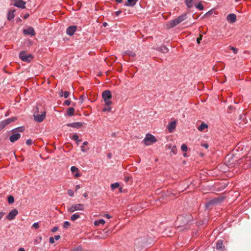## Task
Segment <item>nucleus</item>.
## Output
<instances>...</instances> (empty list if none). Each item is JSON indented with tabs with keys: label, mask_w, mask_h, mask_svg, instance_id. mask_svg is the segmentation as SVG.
I'll use <instances>...</instances> for the list:
<instances>
[{
	"label": "nucleus",
	"mask_w": 251,
	"mask_h": 251,
	"mask_svg": "<svg viewBox=\"0 0 251 251\" xmlns=\"http://www.w3.org/2000/svg\"><path fill=\"white\" fill-rule=\"evenodd\" d=\"M193 0H185V3L188 8H191L193 6Z\"/></svg>",
	"instance_id": "29"
},
{
	"label": "nucleus",
	"mask_w": 251,
	"mask_h": 251,
	"mask_svg": "<svg viewBox=\"0 0 251 251\" xmlns=\"http://www.w3.org/2000/svg\"><path fill=\"white\" fill-rule=\"evenodd\" d=\"M21 137V134L17 132H13V134L10 136L9 140L11 142L14 143L17 141Z\"/></svg>",
	"instance_id": "11"
},
{
	"label": "nucleus",
	"mask_w": 251,
	"mask_h": 251,
	"mask_svg": "<svg viewBox=\"0 0 251 251\" xmlns=\"http://www.w3.org/2000/svg\"><path fill=\"white\" fill-rule=\"evenodd\" d=\"M75 109L73 107L69 108L66 111V115L69 116H71L74 115Z\"/></svg>",
	"instance_id": "23"
},
{
	"label": "nucleus",
	"mask_w": 251,
	"mask_h": 251,
	"mask_svg": "<svg viewBox=\"0 0 251 251\" xmlns=\"http://www.w3.org/2000/svg\"><path fill=\"white\" fill-rule=\"evenodd\" d=\"M20 58L25 62H30L32 59L33 56L29 54H27L25 51H22L19 54Z\"/></svg>",
	"instance_id": "5"
},
{
	"label": "nucleus",
	"mask_w": 251,
	"mask_h": 251,
	"mask_svg": "<svg viewBox=\"0 0 251 251\" xmlns=\"http://www.w3.org/2000/svg\"><path fill=\"white\" fill-rule=\"evenodd\" d=\"M208 127V126L207 124H205L204 123H202L198 127V129L200 131H202L205 128H207Z\"/></svg>",
	"instance_id": "27"
},
{
	"label": "nucleus",
	"mask_w": 251,
	"mask_h": 251,
	"mask_svg": "<svg viewBox=\"0 0 251 251\" xmlns=\"http://www.w3.org/2000/svg\"><path fill=\"white\" fill-rule=\"evenodd\" d=\"M104 216L108 219H109L111 218V216L109 215V214H105L104 215Z\"/></svg>",
	"instance_id": "56"
},
{
	"label": "nucleus",
	"mask_w": 251,
	"mask_h": 251,
	"mask_svg": "<svg viewBox=\"0 0 251 251\" xmlns=\"http://www.w3.org/2000/svg\"><path fill=\"white\" fill-rule=\"evenodd\" d=\"M83 123L81 122H75L72 123L70 124H68L67 126L69 127H72L74 128H79L83 126Z\"/></svg>",
	"instance_id": "15"
},
{
	"label": "nucleus",
	"mask_w": 251,
	"mask_h": 251,
	"mask_svg": "<svg viewBox=\"0 0 251 251\" xmlns=\"http://www.w3.org/2000/svg\"><path fill=\"white\" fill-rule=\"evenodd\" d=\"M230 49H231V50H233L234 54H236L237 53V51H238L237 49L233 47H231Z\"/></svg>",
	"instance_id": "45"
},
{
	"label": "nucleus",
	"mask_w": 251,
	"mask_h": 251,
	"mask_svg": "<svg viewBox=\"0 0 251 251\" xmlns=\"http://www.w3.org/2000/svg\"><path fill=\"white\" fill-rule=\"evenodd\" d=\"M105 223V221L103 219H100L95 221L94 225L96 226H99L100 224L103 225Z\"/></svg>",
	"instance_id": "28"
},
{
	"label": "nucleus",
	"mask_w": 251,
	"mask_h": 251,
	"mask_svg": "<svg viewBox=\"0 0 251 251\" xmlns=\"http://www.w3.org/2000/svg\"><path fill=\"white\" fill-rule=\"evenodd\" d=\"M33 117L35 121L38 122H41L46 117V112L44 111L41 114L34 113Z\"/></svg>",
	"instance_id": "7"
},
{
	"label": "nucleus",
	"mask_w": 251,
	"mask_h": 251,
	"mask_svg": "<svg viewBox=\"0 0 251 251\" xmlns=\"http://www.w3.org/2000/svg\"><path fill=\"white\" fill-rule=\"evenodd\" d=\"M121 12H121V11H120V10H119V11H116V12H115V15H116V16H118L120 15V14H121Z\"/></svg>",
	"instance_id": "52"
},
{
	"label": "nucleus",
	"mask_w": 251,
	"mask_h": 251,
	"mask_svg": "<svg viewBox=\"0 0 251 251\" xmlns=\"http://www.w3.org/2000/svg\"><path fill=\"white\" fill-rule=\"evenodd\" d=\"M115 0L118 3H121V2H122L123 0Z\"/></svg>",
	"instance_id": "64"
},
{
	"label": "nucleus",
	"mask_w": 251,
	"mask_h": 251,
	"mask_svg": "<svg viewBox=\"0 0 251 251\" xmlns=\"http://www.w3.org/2000/svg\"><path fill=\"white\" fill-rule=\"evenodd\" d=\"M156 141L155 137L150 134L146 135L145 138L144 139V142L145 145L149 146L150 145Z\"/></svg>",
	"instance_id": "4"
},
{
	"label": "nucleus",
	"mask_w": 251,
	"mask_h": 251,
	"mask_svg": "<svg viewBox=\"0 0 251 251\" xmlns=\"http://www.w3.org/2000/svg\"><path fill=\"white\" fill-rule=\"evenodd\" d=\"M176 127V122L173 121L170 123L168 125V129L170 132H172Z\"/></svg>",
	"instance_id": "18"
},
{
	"label": "nucleus",
	"mask_w": 251,
	"mask_h": 251,
	"mask_svg": "<svg viewBox=\"0 0 251 251\" xmlns=\"http://www.w3.org/2000/svg\"><path fill=\"white\" fill-rule=\"evenodd\" d=\"M32 227L34 228L35 229H38V228H39V223L37 222L34 223L32 226Z\"/></svg>",
	"instance_id": "41"
},
{
	"label": "nucleus",
	"mask_w": 251,
	"mask_h": 251,
	"mask_svg": "<svg viewBox=\"0 0 251 251\" xmlns=\"http://www.w3.org/2000/svg\"><path fill=\"white\" fill-rule=\"evenodd\" d=\"M111 110V108L109 106H107L105 105V106L102 109V111L103 112H110Z\"/></svg>",
	"instance_id": "35"
},
{
	"label": "nucleus",
	"mask_w": 251,
	"mask_h": 251,
	"mask_svg": "<svg viewBox=\"0 0 251 251\" xmlns=\"http://www.w3.org/2000/svg\"><path fill=\"white\" fill-rule=\"evenodd\" d=\"M84 209V205L82 204H75L72 205L70 207H69L68 209V210L70 212H74L75 211L78 210H83Z\"/></svg>",
	"instance_id": "6"
},
{
	"label": "nucleus",
	"mask_w": 251,
	"mask_h": 251,
	"mask_svg": "<svg viewBox=\"0 0 251 251\" xmlns=\"http://www.w3.org/2000/svg\"><path fill=\"white\" fill-rule=\"evenodd\" d=\"M202 146L205 148V149H207L208 148V145L207 144H203Z\"/></svg>",
	"instance_id": "54"
},
{
	"label": "nucleus",
	"mask_w": 251,
	"mask_h": 251,
	"mask_svg": "<svg viewBox=\"0 0 251 251\" xmlns=\"http://www.w3.org/2000/svg\"><path fill=\"white\" fill-rule=\"evenodd\" d=\"M76 30V26L75 25L70 26L66 29V33L68 35L72 36L74 34Z\"/></svg>",
	"instance_id": "12"
},
{
	"label": "nucleus",
	"mask_w": 251,
	"mask_h": 251,
	"mask_svg": "<svg viewBox=\"0 0 251 251\" xmlns=\"http://www.w3.org/2000/svg\"><path fill=\"white\" fill-rule=\"evenodd\" d=\"M28 17H29V14H25V15L24 16V18L25 19H26V18H27Z\"/></svg>",
	"instance_id": "59"
},
{
	"label": "nucleus",
	"mask_w": 251,
	"mask_h": 251,
	"mask_svg": "<svg viewBox=\"0 0 251 251\" xmlns=\"http://www.w3.org/2000/svg\"><path fill=\"white\" fill-rule=\"evenodd\" d=\"M181 149L183 151H187L188 148L185 144H182L181 147Z\"/></svg>",
	"instance_id": "40"
},
{
	"label": "nucleus",
	"mask_w": 251,
	"mask_h": 251,
	"mask_svg": "<svg viewBox=\"0 0 251 251\" xmlns=\"http://www.w3.org/2000/svg\"><path fill=\"white\" fill-rule=\"evenodd\" d=\"M18 213V210L16 209H14L8 213L6 216V218L9 220H12L14 219Z\"/></svg>",
	"instance_id": "9"
},
{
	"label": "nucleus",
	"mask_w": 251,
	"mask_h": 251,
	"mask_svg": "<svg viewBox=\"0 0 251 251\" xmlns=\"http://www.w3.org/2000/svg\"><path fill=\"white\" fill-rule=\"evenodd\" d=\"M88 144V142L85 141L83 143L82 146H81V151L83 152H86L89 150V148L85 149L84 147L85 146H87Z\"/></svg>",
	"instance_id": "22"
},
{
	"label": "nucleus",
	"mask_w": 251,
	"mask_h": 251,
	"mask_svg": "<svg viewBox=\"0 0 251 251\" xmlns=\"http://www.w3.org/2000/svg\"><path fill=\"white\" fill-rule=\"evenodd\" d=\"M53 238H54V240H58L60 238V235H55Z\"/></svg>",
	"instance_id": "51"
},
{
	"label": "nucleus",
	"mask_w": 251,
	"mask_h": 251,
	"mask_svg": "<svg viewBox=\"0 0 251 251\" xmlns=\"http://www.w3.org/2000/svg\"><path fill=\"white\" fill-rule=\"evenodd\" d=\"M108 25V24L106 22H104L103 24H102V25L104 26V27H106V26H107Z\"/></svg>",
	"instance_id": "58"
},
{
	"label": "nucleus",
	"mask_w": 251,
	"mask_h": 251,
	"mask_svg": "<svg viewBox=\"0 0 251 251\" xmlns=\"http://www.w3.org/2000/svg\"><path fill=\"white\" fill-rule=\"evenodd\" d=\"M80 218V215L78 213H75L72 215L71 217V220L73 221L76 220V219Z\"/></svg>",
	"instance_id": "26"
},
{
	"label": "nucleus",
	"mask_w": 251,
	"mask_h": 251,
	"mask_svg": "<svg viewBox=\"0 0 251 251\" xmlns=\"http://www.w3.org/2000/svg\"><path fill=\"white\" fill-rule=\"evenodd\" d=\"M191 220L190 216L186 215H180L178 217L177 220L176 222V225L178 227H182L183 226L188 224Z\"/></svg>",
	"instance_id": "1"
},
{
	"label": "nucleus",
	"mask_w": 251,
	"mask_h": 251,
	"mask_svg": "<svg viewBox=\"0 0 251 251\" xmlns=\"http://www.w3.org/2000/svg\"><path fill=\"white\" fill-rule=\"evenodd\" d=\"M68 194L71 197H73L74 195V192L72 190H69L68 191Z\"/></svg>",
	"instance_id": "44"
},
{
	"label": "nucleus",
	"mask_w": 251,
	"mask_h": 251,
	"mask_svg": "<svg viewBox=\"0 0 251 251\" xmlns=\"http://www.w3.org/2000/svg\"><path fill=\"white\" fill-rule=\"evenodd\" d=\"M201 39H202V35H200V37L199 38H198L197 39V43L198 44H200V41L201 40Z\"/></svg>",
	"instance_id": "49"
},
{
	"label": "nucleus",
	"mask_w": 251,
	"mask_h": 251,
	"mask_svg": "<svg viewBox=\"0 0 251 251\" xmlns=\"http://www.w3.org/2000/svg\"><path fill=\"white\" fill-rule=\"evenodd\" d=\"M171 152L174 154H176L177 153V149L176 146H174L171 149Z\"/></svg>",
	"instance_id": "37"
},
{
	"label": "nucleus",
	"mask_w": 251,
	"mask_h": 251,
	"mask_svg": "<svg viewBox=\"0 0 251 251\" xmlns=\"http://www.w3.org/2000/svg\"><path fill=\"white\" fill-rule=\"evenodd\" d=\"M4 215V213L3 212H0V220L3 217Z\"/></svg>",
	"instance_id": "53"
},
{
	"label": "nucleus",
	"mask_w": 251,
	"mask_h": 251,
	"mask_svg": "<svg viewBox=\"0 0 251 251\" xmlns=\"http://www.w3.org/2000/svg\"><path fill=\"white\" fill-rule=\"evenodd\" d=\"M102 98L106 105L110 106L112 104V101L110 100L112 95L109 90L104 91L102 94Z\"/></svg>",
	"instance_id": "3"
},
{
	"label": "nucleus",
	"mask_w": 251,
	"mask_h": 251,
	"mask_svg": "<svg viewBox=\"0 0 251 251\" xmlns=\"http://www.w3.org/2000/svg\"><path fill=\"white\" fill-rule=\"evenodd\" d=\"M71 171L72 174H74V176L78 177L80 176V174L78 173V169L75 166H72L71 168Z\"/></svg>",
	"instance_id": "17"
},
{
	"label": "nucleus",
	"mask_w": 251,
	"mask_h": 251,
	"mask_svg": "<svg viewBox=\"0 0 251 251\" xmlns=\"http://www.w3.org/2000/svg\"><path fill=\"white\" fill-rule=\"evenodd\" d=\"M80 188V185H77L75 186V191H77V190H78Z\"/></svg>",
	"instance_id": "57"
},
{
	"label": "nucleus",
	"mask_w": 251,
	"mask_h": 251,
	"mask_svg": "<svg viewBox=\"0 0 251 251\" xmlns=\"http://www.w3.org/2000/svg\"><path fill=\"white\" fill-rule=\"evenodd\" d=\"M25 129L24 127L21 126L17 128H16L13 130H12V132H17L18 133L19 132H23Z\"/></svg>",
	"instance_id": "25"
},
{
	"label": "nucleus",
	"mask_w": 251,
	"mask_h": 251,
	"mask_svg": "<svg viewBox=\"0 0 251 251\" xmlns=\"http://www.w3.org/2000/svg\"><path fill=\"white\" fill-rule=\"evenodd\" d=\"M70 93L68 91H65L64 93V95H63V96L65 98H67L69 95H70Z\"/></svg>",
	"instance_id": "43"
},
{
	"label": "nucleus",
	"mask_w": 251,
	"mask_h": 251,
	"mask_svg": "<svg viewBox=\"0 0 251 251\" xmlns=\"http://www.w3.org/2000/svg\"><path fill=\"white\" fill-rule=\"evenodd\" d=\"M86 98L87 96L85 95H81L80 98V103H82Z\"/></svg>",
	"instance_id": "38"
},
{
	"label": "nucleus",
	"mask_w": 251,
	"mask_h": 251,
	"mask_svg": "<svg viewBox=\"0 0 251 251\" xmlns=\"http://www.w3.org/2000/svg\"><path fill=\"white\" fill-rule=\"evenodd\" d=\"M224 246H223L222 241H218L216 245L215 249L217 251H223Z\"/></svg>",
	"instance_id": "16"
},
{
	"label": "nucleus",
	"mask_w": 251,
	"mask_h": 251,
	"mask_svg": "<svg viewBox=\"0 0 251 251\" xmlns=\"http://www.w3.org/2000/svg\"><path fill=\"white\" fill-rule=\"evenodd\" d=\"M19 251H25V249L23 248H20L19 249Z\"/></svg>",
	"instance_id": "62"
},
{
	"label": "nucleus",
	"mask_w": 251,
	"mask_h": 251,
	"mask_svg": "<svg viewBox=\"0 0 251 251\" xmlns=\"http://www.w3.org/2000/svg\"><path fill=\"white\" fill-rule=\"evenodd\" d=\"M246 163L248 164L249 166L251 167V157L250 156H247L246 157Z\"/></svg>",
	"instance_id": "33"
},
{
	"label": "nucleus",
	"mask_w": 251,
	"mask_h": 251,
	"mask_svg": "<svg viewBox=\"0 0 251 251\" xmlns=\"http://www.w3.org/2000/svg\"><path fill=\"white\" fill-rule=\"evenodd\" d=\"M70 226V223L68 221H65L64 222L63 227L64 228H67Z\"/></svg>",
	"instance_id": "36"
},
{
	"label": "nucleus",
	"mask_w": 251,
	"mask_h": 251,
	"mask_svg": "<svg viewBox=\"0 0 251 251\" xmlns=\"http://www.w3.org/2000/svg\"><path fill=\"white\" fill-rule=\"evenodd\" d=\"M26 144L27 145H30L32 144V140L31 139H28L27 140V141H26Z\"/></svg>",
	"instance_id": "46"
},
{
	"label": "nucleus",
	"mask_w": 251,
	"mask_h": 251,
	"mask_svg": "<svg viewBox=\"0 0 251 251\" xmlns=\"http://www.w3.org/2000/svg\"><path fill=\"white\" fill-rule=\"evenodd\" d=\"M83 197L84 198H87L88 197V194L87 193H85L83 195Z\"/></svg>",
	"instance_id": "60"
},
{
	"label": "nucleus",
	"mask_w": 251,
	"mask_h": 251,
	"mask_svg": "<svg viewBox=\"0 0 251 251\" xmlns=\"http://www.w3.org/2000/svg\"><path fill=\"white\" fill-rule=\"evenodd\" d=\"M73 251H82V250L81 248H78L74 250Z\"/></svg>",
	"instance_id": "55"
},
{
	"label": "nucleus",
	"mask_w": 251,
	"mask_h": 251,
	"mask_svg": "<svg viewBox=\"0 0 251 251\" xmlns=\"http://www.w3.org/2000/svg\"><path fill=\"white\" fill-rule=\"evenodd\" d=\"M58 227L55 226V227H54L53 228H52L51 229V231L52 232H56L58 230Z\"/></svg>",
	"instance_id": "50"
},
{
	"label": "nucleus",
	"mask_w": 251,
	"mask_h": 251,
	"mask_svg": "<svg viewBox=\"0 0 251 251\" xmlns=\"http://www.w3.org/2000/svg\"><path fill=\"white\" fill-rule=\"evenodd\" d=\"M23 33L25 35H30L31 36H34L35 34L34 29L32 27H29L27 29H24Z\"/></svg>",
	"instance_id": "13"
},
{
	"label": "nucleus",
	"mask_w": 251,
	"mask_h": 251,
	"mask_svg": "<svg viewBox=\"0 0 251 251\" xmlns=\"http://www.w3.org/2000/svg\"><path fill=\"white\" fill-rule=\"evenodd\" d=\"M7 125L4 120L1 121L0 122V130L4 128Z\"/></svg>",
	"instance_id": "30"
},
{
	"label": "nucleus",
	"mask_w": 251,
	"mask_h": 251,
	"mask_svg": "<svg viewBox=\"0 0 251 251\" xmlns=\"http://www.w3.org/2000/svg\"><path fill=\"white\" fill-rule=\"evenodd\" d=\"M13 5L18 8L25 9V8L26 2L23 0H14Z\"/></svg>",
	"instance_id": "8"
},
{
	"label": "nucleus",
	"mask_w": 251,
	"mask_h": 251,
	"mask_svg": "<svg viewBox=\"0 0 251 251\" xmlns=\"http://www.w3.org/2000/svg\"><path fill=\"white\" fill-rule=\"evenodd\" d=\"M127 0V3H126L125 4V5L132 7L136 4V2L138 0Z\"/></svg>",
	"instance_id": "20"
},
{
	"label": "nucleus",
	"mask_w": 251,
	"mask_h": 251,
	"mask_svg": "<svg viewBox=\"0 0 251 251\" xmlns=\"http://www.w3.org/2000/svg\"><path fill=\"white\" fill-rule=\"evenodd\" d=\"M49 242L50 244H53L54 243V238L52 237H50L49 238Z\"/></svg>",
	"instance_id": "47"
},
{
	"label": "nucleus",
	"mask_w": 251,
	"mask_h": 251,
	"mask_svg": "<svg viewBox=\"0 0 251 251\" xmlns=\"http://www.w3.org/2000/svg\"><path fill=\"white\" fill-rule=\"evenodd\" d=\"M63 91H61L60 93H59V95L60 97H62L63 96Z\"/></svg>",
	"instance_id": "63"
},
{
	"label": "nucleus",
	"mask_w": 251,
	"mask_h": 251,
	"mask_svg": "<svg viewBox=\"0 0 251 251\" xmlns=\"http://www.w3.org/2000/svg\"><path fill=\"white\" fill-rule=\"evenodd\" d=\"M71 104V101L69 100H66L64 102V104L66 105H69Z\"/></svg>",
	"instance_id": "48"
},
{
	"label": "nucleus",
	"mask_w": 251,
	"mask_h": 251,
	"mask_svg": "<svg viewBox=\"0 0 251 251\" xmlns=\"http://www.w3.org/2000/svg\"><path fill=\"white\" fill-rule=\"evenodd\" d=\"M123 55H128L129 56L134 57L135 56V53L130 50H126L122 52Z\"/></svg>",
	"instance_id": "21"
},
{
	"label": "nucleus",
	"mask_w": 251,
	"mask_h": 251,
	"mask_svg": "<svg viewBox=\"0 0 251 251\" xmlns=\"http://www.w3.org/2000/svg\"><path fill=\"white\" fill-rule=\"evenodd\" d=\"M223 199L221 197H219L218 198L213 199V200L210 201H208L206 204V207L207 208H208L211 205L217 204V203L222 201H223Z\"/></svg>",
	"instance_id": "10"
},
{
	"label": "nucleus",
	"mask_w": 251,
	"mask_h": 251,
	"mask_svg": "<svg viewBox=\"0 0 251 251\" xmlns=\"http://www.w3.org/2000/svg\"><path fill=\"white\" fill-rule=\"evenodd\" d=\"M186 14H183L179 16L173 20L169 21L167 24V27L168 28L173 27L178 25L186 19Z\"/></svg>",
	"instance_id": "2"
},
{
	"label": "nucleus",
	"mask_w": 251,
	"mask_h": 251,
	"mask_svg": "<svg viewBox=\"0 0 251 251\" xmlns=\"http://www.w3.org/2000/svg\"><path fill=\"white\" fill-rule=\"evenodd\" d=\"M72 139H74V140L76 141L77 145H78V144H79L78 143L80 141V140H79L78 139V135L76 134L73 135L72 136Z\"/></svg>",
	"instance_id": "32"
},
{
	"label": "nucleus",
	"mask_w": 251,
	"mask_h": 251,
	"mask_svg": "<svg viewBox=\"0 0 251 251\" xmlns=\"http://www.w3.org/2000/svg\"><path fill=\"white\" fill-rule=\"evenodd\" d=\"M107 156L109 158H111L112 157V154L111 153H109L108 154Z\"/></svg>",
	"instance_id": "61"
},
{
	"label": "nucleus",
	"mask_w": 251,
	"mask_h": 251,
	"mask_svg": "<svg viewBox=\"0 0 251 251\" xmlns=\"http://www.w3.org/2000/svg\"><path fill=\"white\" fill-rule=\"evenodd\" d=\"M160 49H161V50L164 52H167L168 51V48L165 46H163V47H161Z\"/></svg>",
	"instance_id": "42"
},
{
	"label": "nucleus",
	"mask_w": 251,
	"mask_h": 251,
	"mask_svg": "<svg viewBox=\"0 0 251 251\" xmlns=\"http://www.w3.org/2000/svg\"><path fill=\"white\" fill-rule=\"evenodd\" d=\"M14 201V197L12 196H9L8 197V202L9 203H13Z\"/></svg>",
	"instance_id": "34"
},
{
	"label": "nucleus",
	"mask_w": 251,
	"mask_h": 251,
	"mask_svg": "<svg viewBox=\"0 0 251 251\" xmlns=\"http://www.w3.org/2000/svg\"><path fill=\"white\" fill-rule=\"evenodd\" d=\"M16 120V118L14 117H11V118L7 119L6 120H4V121L5 122L6 124L7 125H8L9 124H10L11 123L15 121Z\"/></svg>",
	"instance_id": "24"
},
{
	"label": "nucleus",
	"mask_w": 251,
	"mask_h": 251,
	"mask_svg": "<svg viewBox=\"0 0 251 251\" xmlns=\"http://www.w3.org/2000/svg\"><path fill=\"white\" fill-rule=\"evenodd\" d=\"M196 7L197 8L199 9L200 10H202L203 9V6L201 2L199 3L197 5H196Z\"/></svg>",
	"instance_id": "39"
},
{
	"label": "nucleus",
	"mask_w": 251,
	"mask_h": 251,
	"mask_svg": "<svg viewBox=\"0 0 251 251\" xmlns=\"http://www.w3.org/2000/svg\"><path fill=\"white\" fill-rule=\"evenodd\" d=\"M119 183L118 182H115V183L111 184L110 187H111V189L114 190V189L119 187Z\"/></svg>",
	"instance_id": "31"
},
{
	"label": "nucleus",
	"mask_w": 251,
	"mask_h": 251,
	"mask_svg": "<svg viewBox=\"0 0 251 251\" xmlns=\"http://www.w3.org/2000/svg\"><path fill=\"white\" fill-rule=\"evenodd\" d=\"M227 21L230 23H234L236 21V15L233 13L228 14L226 17Z\"/></svg>",
	"instance_id": "14"
},
{
	"label": "nucleus",
	"mask_w": 251,
	"mask_h": 251,
	"mask_svg": "<svg viewBox=\"0 0 251 251\" xmlns=\"http://www.w3.org/2000/svg\"><path fill=\"white\" fill-rule=\"evenodd\" d=\"M15 10H10L8 11L7 14V20L11 21L15 17L14 12Z\"/></svg>",
	"instance_id": "19"
}]
</instances>
